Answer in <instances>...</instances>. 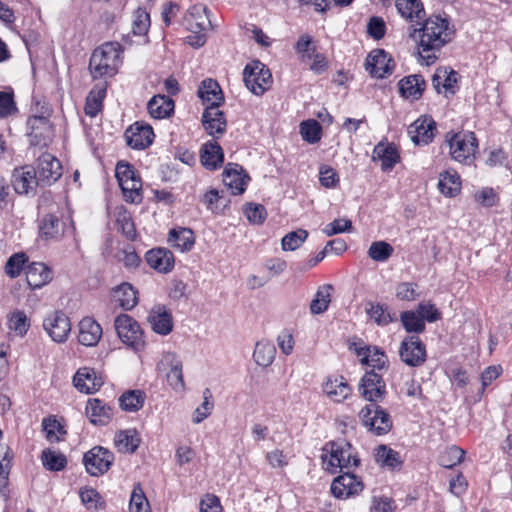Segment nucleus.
<instances>
[{
  "label": "nucleus",
  "mask_w": 512,
  "mask_h": 512,
  "mask_svg": "<svg viewBox=\"0 0 512 512\" xmlns=\"http://www.w3.org/2000/svg\"><path fill=\"white\" fill-rule=\"evenodd\" d=\"M419 28H413L410 37L418 41V53L426 65H431L438 59V52L454 37V30L449 27V21L440 16L423 19Z\"/></svg>",
  "instance_id": "obj_1"
},
{
  "label": "nucleus",
  "mask_w": 512,
  "mask_h": 512,
  "mask_svg": "<svg viewBox=\"0 0 512 512\" xmlns=\"http://www.w3.org/2000/svg\"><path fill=\"white\" fill-rule=\"evenodd\" d=\"M121 47L115 42H106L96 48L89 61V70L93 78L113 76L117 71Z\"/></svg>",
  "instance_id": "obj_2"
},
{
  "label": "nucleus",
  "mask_w": 512,
  "mask_h": 512,
  "mask_svg": "<svg viewBox=\"0 0 512 512\" xmlns=\"http://www.w3.org/2000/svg\"><path fill=\"white\" fill-rule=\"evenodd\" d=\"M324 450L329 451L330 456L328 461L323 457V464L326 465V470L332 474H335L338 469H349L360 464V459L355 449L345 439L327 443Z\"/></svg>",
  "instance_id": "obj_3"
},
{
  "label": "nucleus",
  "mask_w": 512,
  "mask_h": 512,
  "mask_svg": "<svg viewBox=\"0 0 512 512\" xmlns=\"http://www.w3.org/2000/svg\"><path fill=\"white\" fill-rule=\"evenodd\" d=\"M114 327L119 339L135 352L145 347L144 332L139 323L128 314H120L115 318Z\"/></svg>",
  "instance_id": "obj_4"
},
{
  "label": "nucleus",
  "mask_w": 512,
  "mask_h": 512,
  "mask_svg": "<svg viewBox=\"0 0 512 512\" xmlns=\"http://www.w3.org/2000/svg\"><path fill=\"white\" fill-rule=\"evenodd\" d=\"M243 80L248 90L260 96L270 88L272 74L261 61L253 60L245 66L243 70Z\"/></svg>",
  "instance_id": "obj_5"
},
{
  "label": "nucleus",
  "mask_w": 512,
  "mask_h": 512,
  "mask_svg": "<svg viewBox=\"0 0 512 512\" xmlns=\"http://www.w3.org/2000/svg\"><path fill=\"white\" fill-rule=\"evenodd\" d=\"M363 424L376 435H384L392 428L390 415L379 405L370 403L359 414Z\"/></svg>",
  "instance_id": "obj_6"
},
{
  "label": "nucleus",
  "mask_w": 512,
  "mask_h": 512,
  "mask_svg": "<svg viewBox=\"0 0 512 512\" xmlns=\"http://www.w3.org/2000/svg\"><path fill=\"white\" fill-rule=\"evenodd\" d=\"M448 136L449 134L446 136V141L450 148L451 157L454 160L464 162L469 157L474 156L478 148V141L473 132L454 133L450 138Z\"/></svg>",
  "instance_id": "obj_7"
},
{
  "label": "nucleus",
  "mask_w": 512,
  "mask_h": 512,
  "mask_svg": "<svg viewBox=\"0 0 512 512\" xmlns=\"http://www.w3.org/2000/svg\"><path fill=\"white\" fill-rule=\"evenodd\" d=\"M114 461V454L102 446H95L83 456V464L88 474L100 476L105 474Z\"/></svg>",
  "instance_id": "obj_8"
},
{
  "label": "nucleus",
  "mask_w": 512,
  "mask_h": 512,
  "mask_svg": "<svg viewBox=\"0 0 512 512\" xmlns=\"http://www.w3.org/2000/svg\"><path fill=\"white\" fill-rule=\"evenodd\" d=\"M399 356L406 365L419 367L426 361V346L419 336H406L400 344Z\"/></svg>",
  "instance_id": "obj_9"
},
{
  "label": "nucleus",
  "mask_w": 512,
  "mask_h": 512,
  "mask_svg": "<svg viewBox=\"0 0 512 512\" xmlns=\"http://www.w3.org/2000/svg\"><path fill=\"white\" fill-rule=\"evenodd\" d=\"M43 328L54 342L64 343L71 332V322L64 312L55 311L44 319Z\"/></svg>",
  "instance_id": "obj_10"
},
{
  "label": "nucleus",
  "mask_w": 512,
  "mask_h": 512,
  "mask_svg": "<svg viewBox=\"0 0 512 512\" xmlns=\"http://www.w3.org/2000/svg\"><path fill=\"white\" fill-rule=\"evenodd\" d=\"M359 391L365 400L377 404L386 394V384L380 374L374 370L367 371L361 379Z\"/></svg>",
  "instance_id": "obj_11"
},
{
  "label": "nucleus",
  "mask_w": 512,
  "mask_h": 512,
  "mask_svg": "<svg viewBox=\"0 0 512 512\" xmlns=\"http://www.w3.org/2000/svg\"><path fill=\"white\" fill-rule=\"evenodd\" d=\"M11 183L15 192L20 195L35 192L37 186L41 184L37 178L35 167L31 165L15 168L12 173Z\"/></svg>",
  "instance_id": "obj_12"
},
{
  "label": "nucleus",
  "mask_w": 512,
  "mask_h": 512,
  "mask_svg": "<svg viewBox=\"0 0 512 512\" xmlns=\"http://www.w3.org/2000/svg\"><path fill=\"white\" fill-rule=\"evenodd\" d=\"M36 174L41 185H51L62 175L59 160L50 153H43L37 159Z\"/></svg>",
  "instance_id": "obj_13"
},
{
  "label": "nucleus",
  "mask_w": 512,
  "mask_h": 512,
  "mask_svg": "<svg viewBox=\"0 0 512 512\" xmlns=\"http://www.w3.org/2000/svg\"><path fill=\"white\" fill-rule=\"evenodd\" d=\"M394 67V60L383 49L371 51L366 59V70L376 78H385L391 75Z\"/></svg>",
  "instance_id": "obj_14"
},
{
  "label": "nucleus",
  "mask_w": 512,
  "mask_h": 512,
  "mask_svg": "<svg viewBox=\"0 0 512 512\" xmlns=\"http://www.w3.org/2000/svg\"><path fill=\"white\" fill-rule=\"evenodd\" d=\"M436 122L429 116H421L408 127L411 141L418 146L428 145L433 141Z\"/></svg>",
  "instance_id": "obj_15"
},
{
  "label": "nucleus",
  "mask_w": 512,
  "mask_h": 512,
  "mask_svg": "<svg viewBox=\"0 0 512 512\" xmlns=\"http://www.w3.org/2000/svg\"><path fill=\"white\" fill-rule=\"evenodd\" d=\"M224 185L233 195H241L245 192L249 175L243 167L236 163H228L222 173Z\"/></svg>",
  "instance_id": "obj_16"
},
{
  "label": "nucleus",
  "mask_w": 512,
  "mask_h": 512,
  "mask_svg": "<svg viewBox=\"0 0 512 512\" xmlns=\"http://www.w3.org/2000/svg\"><path fill=\"white\" fill-rule=\"evenodd\" d=\"M363 490L362 482L355 474L345 472L336 477L331 484V493L339 499L357 495Z\"/></svg>",
  "instance_id": "obj_17"
},
{
  "label": "nucleus",
  "mask_w": 512,
  "mask_h": 512,
  "mask_svg": "<svg viewBox=\"0 0 512 512\" xmlns=\"http://www.w3.org/2000/svg\"><path fill=\"white\" fill-rule=\"evenodd\" d=\"M124 137L129 147L143 150L152 144L154 132L150 125L136 122L127 128Z\"/></svg>",
  "instance_id": "obj_18"
},
{
  "label": "nucleus",
  "mask_w": 512,
  "mask_h": 512,
  "mask_svg": "<svg viewBox=\"0 0 512 512\" xmlns=\"http://www.w3.org/2000/svg\"><path fill=\"white\" fill-rule=\"evenodd\" d=\"M28 124L31 127L29 134L32 146L46 147L51 140L52 129L49 120L43 116L29 118Z\"/></svg>",
  "instance_id": "obj_19"
},
{
  "label": "nucleus",
  "mask_w": 512,
  "mask_h": 512,
  "mask_svg": "<svg viewBox=\"0 0 512 512\" xmlns=\"http://www.w3.org/2000/svg\"><path fill=\"white\" fill-rule=\"evenodd\" d=\"M78 341L86 347L96 346L103 334L101 325L92 317H84L78 324Z\"/></svg>",
  "instance_id": "obj_20"
},
{
  "label": "nucleus",
  "mask_w": 512,
  "mask_h": 512,
  "mask_svg": "<svg viewBox=\"0 0 512 512\" xmlns=\"http://www.w3.org/2000/svg\"><path fill=\"white\" fill-rule=\"evenodd\" d=\"M197 94L207 107L219 108L224 103V94L219 83L207 78L203 80L198 88Z\"/></svg>",
  "instance_id": "obj_21"
},
{
  "label": "nucleus",
  "mask_w": 512,
  "mask_h": 512,
  "mask_svg": "<svg viewBox=\"0 0 512 512\" xmlns=\"http://www.w3.org/2000/svg\"><path fill=\"white\" fill-rule=\"evenodd\" d=\"M25 275L31 289H39L48 284L53 278L52 270L44 263L33 262L26 266Z\"/></svg>",
  "instance_id": "obj_22"
},
{
  "label": "nucleus",
  "mask_w": 512,
  "mask_h": 512,
  "mask_svg": "<svg viewBox=\"0 0 512 512\" xmlns=\"http://www.w3.org/2000/svg\"><path fill=\"white\" fill-rule=\"evenodd\" d=\"M145 258L148 265L160 273H168L174 268V255L166 248L151 249L146 253Z\"/></svg>",
  "instance_id": "obj_23"
},
{
  "label": "nucleus",
  "mask_w": 512,
  "mask_h": 512,
  "mask_svg": "<svg viewBox=\"0 0 512 512\" xmlns=\"http://www.w3.org/2000/svg\"><path fill=\"white\" fill-rule=\"evenodd\" d=\"M85 410L87 417L94 425L104 426L109 423L113 416L112 408L98 398L89 399Z\"/></svg>",
  "instance_id": "obj_24"
},
{
  "label": "nucleus",
  "mask_w": 512,
  "mask_h": 512,
  "mask_svg": "<svg viewBox=\"0 0 512 512\" xmlns=\"http://www.w3.org/2000/svg\"><path fill=\"white\" fill-rule=\"evenodd\" d=\"M73 384L80 392L92 394L102 386V380L97 377L94 369L83 367L74 375Z\"/></svg>",
  "instance_id": "obj_25"
},
{
  "label": "nucleus",
  "mask_w": 512,
  "mask_h": 512,
  "mask_svg": "<svg viewBox=\"0 0 512 512\" xmlns=\"http://www.w3.org/2000/svg\"><path fill=\"white\" fill-rule=\"evenodd\" d=\"M202 124L209 135H222L226 131L227 122L222 111L215 107H206L202 114Z\"/></svg>",
  "instance_id": "obj_26"
},
{
  "label": "nucleus",
  "mask_w": 512,
  "mask_h": 512,
  "mask_svg": "<svg viewBox=\"0 0 512 512\" xmlns=\"http://www.w3.org/2000/svg\"><path fill=\"white\" fill-rule=\"evenodd\" d=\"M152 330L159 335H168L173 330L172 314L164 307L153 308L148 316Z\"/></svg>",
  "instance_id": "obj_27"
},
{
  "label": "nucleus",
  "mask_w": 512,
  "mask_h": 512,
  "mask_svg": "<svg viewBox=\"0 0 512 512\" xmlns=\"http://www.w3.org/2000/svg\"><path fill=\"white\" fill-rule=\"evenodd\" d=\"M426 82L422 75L414 74L402 78L398 83L399 93L405 99L418 100L422 97Z\"/></svg>",
  "instance_id": "obj_28"
},
{
  "label": "nucleus",
  "mask_w": 512,
  "mask_h": 512,
  "mask_svg": "<svg viewBox=\"0 0 512 512\" xmlns=\"http://www.w3.org/2000/svg\"><path fill=\"white\" fill-rule=\"evenodd\" d=\"M184 23L191 32H204L210 25L207 8L202 5L192 6L184 17Z\"/></svg>",
  "instance_id": "obj_29"
},
{
  "label": "nucleus",
  "mask_w": 512,
  "mask_h": 512,
  "mask_svg": "<svg viewBox=\"0 0 512 512\" xmlns=\"http://www.w3.org/2000/svg\"><path fill=\"white\" fill-rule=\"evenodd\" d=\"M200 161L209 170H216L224 161V153L221 146L214 141H208L200 150Z\"/></svg>",
  "instance_id": "obj_30"
},
{
  "label": "nucleus",
  "mask_w": 512,
  "mask_h": 512,
  "mask_svg": "<svg viewBox=\"0 0 512 512\" xmlns=\"http://www.w3.org/2000/svg\"><path fill=\"white\" fill-rule=\"evenodd\" d=\"M168 243L181 252H188L195 244L194 232L186 227L173 228L168 233Z\"/></svg>",
  "instance_id": "obj_31"
},
{
  "label": "nucleus",
  "mask_w": 512,
  "mask_h": 512,
  "mask_svg": "<svg viewBox=\"0 0 512 512\" xmlns=\"http://www.w3.org/2000/svg\"><path fill=\"white\" fill-rule=\"evenodd\" d=\"M63 234V224L60 217L49 212L39 222V235L45 240L58 239Z\"/></svg>",
  "instance_id": "obj_32"
},
{
  "label": "nucleus",
  "mask_w": 512,
  "mask_h": 512,
  "mask_svg": "<svg viewBox=\"0 0 512 512\" xmlns=\"http://www.w3.org/2000/svg\"><path fill=\"white\" fill-rule=\"evenodd\" d=\"M396 8L402 17L417 24H420L426 15L421 0H397Z\"/></svg>",
  "instance_id": "obj_33"
},
{
  "label": "nucleus",
  "mask_w": 512,
  "mask_h": 512,
  "mask_svg": "<svg viewBox=\"0 0 512 512\" xmlns=\"http://www.w3.org/2000/svg\"><path fill=\"white\" fill-rule=\"evenodd\" d=\"M174 101L166 95H155L148 102L149 114L156 119L169 117L174 112Z\"/></svg>",
  "instance_id": "obj_34"
},
{
  "label": "nucleus",
  "mask_w": 512,
  "mask_h": 512,
  "mask_svg": "<svg viewBox=\"0 0 512 512\" xmlns=\"http://www.w3.org/2000/svg\"><path fill=\"white\" fill-rule=\"evenodd\" d=\"M397 149L391 144L379 143L373 150V160L381 161L383 171L391 170L399 161Z\"/></svg>",
  "instance_id": "obj_35"
},
{
  "label": "nucleus",
  "mask_w": 512,
  "mask_h": 512,
  "mask_svg": "<svg viewBox=\"0 0 512 512\" xmlns=\"http://www.w3.org/2000/svg\"><path fill=\"white\" fill-rule=\"evenodd\" d=\"M438 189L446 197H455L461 191V179L456 171L447 170L439 175Z\"/></svg>",
  "instance_id": "obj_36"
},
{
  "label": "nucleus",
  "mask_w": 512,
  "mask_h": 512,
  "mask_svg": "<svg viewBox=\"0 0 512 512\" xmlns=\"http://www.w3.org/2000/svg\"><path fill=\"white\" fill-rule=\"evenodd\" d=\"M324 392L335 402H341L351 394V388L344 377L328 379L324 384Z\"/></svg>",
  "instance_id": "obj_37"
},
{
  "label": "nucleus",
  "mask_w": 512,
  "mask_h": 512,
  "mask_svg": "<svg viewBox=\"0 0 512 512\" xmlns=\"http://www.w3.org/2000/svg\"><path fill=\"white\" fill-rule=\"evenodd\" d=\"M114 298L124 310H131L138 303L137 291L127 282L115 288Z\"/></svg>",
  "instance_id": "obj_38"
},
{
  "label": "nucleus",
  "mask_w": 512,
  "mask_h": 512,
  "mask_svg": "<svg viewBox=\"0 0 512 512\" xmlns=\"http://www.w3.org/2000/svg\"><path fill=\"white\" fill-rule=\"evenodd\" d=\"M165 360L170 365V370L166 375L169 385L176 391L184 388L182 362L175 354H168Z\"/></svg>",
  "instance_id": "obj_39"
},
{
  "label": "nucleus",
  "mask_w": 512,
  "mask_h": 512,
  "mask_svg": "<svg viewBox=\"0 0 512 512\" xmlns=\"http://www.w3.org/2000/svg\"><path fill=\"white\" fill-rule=\"evenodd\" d=\"M275 355L276 347L272 342L262 340L256 343L253 358L259 366H270L275 359Z\"/></svg>",
  "instance_id": "obj_40"
},
{
  "label": "nucleus",
  "mask_w": 512,
  "mask_h": 512,
  "mask_svg": "<svg viewBox=\"0 0 512 512\" xmlns=\"http://www.w3.org/2000/svg\"><path fill=\"white\" fill-rule=\"evenodd\" d=\"M106 94V86L105 85H96L89 92L86 103H85V113L90 117H95L102 109L103 99Z\"/></svg>",
  "instance_id": "obj_41"
},
{
  "label": "nucleus",
  "mask_w": 512,
  "mask_h": 512,
  "mask_svg": "<svg viewBox=\"0 0 512 512\" xmlns=\"http://www.w3.org/2000/svg\"><path fill=\"white\" fill-rule=\"evenodd\" d=\"M375 459L381 466H386L391 469L400 468L403 464L400 453L386 445H379L377 447Z\"/></svg>",
  "instance_id": "obj_42"
},
{
  "label": "nucleus",
  "mask_w": 512,
  "mask_h": 512,
  "mask_svg": "<svg viewBox=\"0 0 512 512\" xmlns=\"http://www.w3.org/2000/svg\"><path fill=\"white\" fill-rule=\"evenodd\" d=\"M140 439L134 429L119 431L115 437V445L120 452L133 453L139 446Z\"/></svg>",
  "instance_id": "obj_43"
},
{
  "label": "nucleus",
  "mask_w": 512,
  "mask_h": 512,
  "mask_svg": "<svg viewBox=\"0 0 512 512\" xmlns=\"http://www.w3.org/2000/svg\"><path fill=\"white\" fill-rule=\"evenodd\" d=\"M123 196L127 202L140 204L143 200L142 180L140 176L119 183Z\"/></svg>",
  "instance_id": "obj_44"
},
{
  "label": "nucleus",
  "mask_w": 512,
  "mask_h": 512,
  "mask_svg": "<svg viewBox=\"0 0 512 512\" xmlns=\"http://www.w3.org/2000/svg\"><path fill=\"white\" fill-rule=\"evenodd\" d=\"M43 466L49 471H61L67 465L66 456L50 448L44 449L41 454Z\"/></svg>",
  "instance_id": "obj_45"
},
{
  "label": "nucleus",
  "mask_w": 512,
  "mask_h": 512,
  "mask_svg": "<svg viewBox=\"0 0 512 512\" xmlns=\"http://www.w3.org/2000/svg\"><path fill=\"white\" fill-rule=\"evenodd\" d=\"M332 290L333 286L330 284H325L318 289L310 304V311L312 314H321L327 310L329 303L331 302Z\"/></svg>",
  "instance_id": "obj_46"
},
{
  "label": "nucleus",
  "mask_w": 512,
  "mask_h": 512,
  "mask_svg": "<svg viewBox=\"0 0 512 512\" xmlns=\"http://www.w3.org/2000/svg\"><path fill=\"white\" fill-rule=\"evenodd\" d=\"M145 395L140 390H129L119 398V405L125 411L135 412L144 405Z\"/></svg>",
  "instance_id": "obj_47"
},
{
  "label": "nucleus",
  "mask_w": 512,
  "mask_h": 512,
  "mask_svg": "<svg viewBox=\"0 0 512 512\" xmlns=\"http://www.w3.org/2000/svg\"><path fill=\"white\" fill-rule=\"evenodd\" d=\"M364 349L359 351V355H363V358L361 359L362 363H365L372 367V370H382L386 367V364L388 362L387 356L383 351L378 349L377 347H374L373 349L366 348L365 352L363 353Z\"/></svg>",
  "instance_id": "obj_48"
},
{
  "label": "nucleus",
  "mask_w": 512,
  "mask_h": 512,
  "mask_svg": "<svg viewBox=\"0 0 512 512\" xmlns=\"http://www.w3.org/2000/svg\"><path fill=\"white\" fill-rule=\"evenodd\" d=\"M400 320L408 333H423L426 325L423 318L416 311H404L400 314Z\"/></svg>",
  "instance_id": "obj_49"
},
{
  "label": "nucleus",
  "mask_w": 512,
  "mask_h": 512,
  "mask_svg": "<svg viewBox=\"0 0 512 512\" xmlns=\"http://www.w3.org/2000/svg\"><path fill=\"white\" fill-rule=\"evenodd\" d=\"M394 248L386 241H374L368 249V256L376 262H385L393 254Z\"/></svg>",
  "instance_id": "obj_50"
},
{
  "label": "nucleus",
  "mask_w": 512,
  "mask_h": 512,
  "mask_svg": "<svg viewBox=\"0 0 512 512\" xmlns=\"http://www.w3.org/2000/svg\"><path fill=\"white\" fill-rule=\"evenodd\" d=\"M150 15L149 13L139 7L133 13L132 32L136 36H144L148 33L150 28Z\"/></svg>",
  "instance_id": "obj_51"
},
{
  "label": "nucleus",
  "mask_w": 512,
  "mask_h": 512,
  "mask_svg": "<svg viewBox=\"0 0 512 512\" xmlns=\"http://www.w3.org/2000/svg\"><path fill=\"white\" fill-rule=\"evenodd\" d=\"M321 133L322 127L316 120H306L300 124V134L310 144L319 142Z\"/></svg>",
  "instance_id": "obj_52"
},
{
  "label": "nucleus",
  "mask_w": 512,
  "mask_h": 512,
  "mask_svg": "<svg viewBox=\"0 0 512 512\" xmlns=\"http://www.w3.org/2000/svg\"><path fill=\"white\" fill-rule=\"evenodd\" d=\"M307 237L308 232L304 229L289 232L282 238V249L284 251H294L306 241Z\"/></svg>",
  "instance_id": "obj_53"
},
{
  "label": "nucleus",
  "mask_w": 512,
  "mask_h": 512,
  "mask_svg": "<svg viewBox=\"0 0 512 512\" xmlns=\"http://www.w3.org/2000/svg\"><path fill=\"white\" fill-rule=\"evenodd\" d=\"M13 455L9 447L0 446V487L5 488L8 485Z\"/></svg>",
  "instance_id": "obj_54"
},
{
  "label": "nucleus",
  "mask_w": 512,
  "mask_h": 512,
  "mask_svg": "<svg viewBox=\"0 0 512 512\" xmlns=\"http://www.w3.org/2000/svg\"><path fill=\"white\" fill-rule=\"evenodd\" d=\"M42 427L46 433L47 440L50 442H58L60 440V438L57 434H61V435L66 434V431L64 430V428L61 426V424L58 422V420L53 416L44 418L42 421Z\"/></svg>",
  "instance_id": "obj_55"
},
{
  "label": "nucleus",
  "mask_w": 512,
  "mask_h": 512,
  "mask_svg": "<svg viewBox=\"0 0 512 512\" xmlns=\"http://www.w3.org/2000/svg\"><path fill=\"white\" fill-rule=\"evenodd\" d=\"M30 327L29 319L23 311L16 310L9 317V328L16 334L23 336Z\"/></svg>",
  "instance_id": "obj_56"
},
{
  "label": "nucleus",
  "mask_w": 512,
  "mask_h": 512,
  "mask_svg": "<svg viewBox=\"0 0 512 512\" xmlns=\"http://www.w3.org/2000/svg\"><path fill=\"white\" fill-rule=\"evenodd\" d=\"M370 318L373 319L378 325L386 326L394 321L393 316L387 311V307L382 304H371L367 309Z\"/></svg>",
  "instance_id": "obj_57"
},
{
  "label": "nucleus",
  "mask_w": 512,
  "mask_h": 512,
  "mask_svg": "<svg viewBox=\"0 0 512 512\" xmlns=\"http://www.w3.org/2000/svg\"><path fill=\"white\" fill-rule=\"evenodd\" d=\"M464 455L465 452L462 449L452 446L440 456L439 463L445 468H452L462 462Z\"/></svg>",
  "instance_id": "obj_58"
},
{
  "label": "nucleus",
  "mask_w": 512,
  "mask_h": 512,
  "mask_svg": "<svg viewBox=\"0 0 512 512\" xmlns=\"http://www.w3.org/2000/svg\"><path fill=\"white\" fill-rule=\"evenodd\" d=\"M27 257L25 253H16L8 258L5 265V273L11 277L16 278L20 275Z\"/></svg>",
  "instance_id": "obj_59"
},
{
  "label": "nucleus",
  "mask_w": 512,
  "mask_h": 512,
  "mask_svg": "<svg viewBox=\"0 0 512 512\" xmlns=\"http://www.w3.org/2000/svg\"><path fill=\"white\" fill-rule=\"evenodd\" d=\"M204 401L202 405L196 408L194 412L193 422L196 424L201 423L204 419H206L212 412L214 404L211 401L212 393L209 388H206L203 391Z\"/></svg>",
  "instance_id": "obj_60"
},
{
  "label": "nucleus",
  "mask_w": 512,
  "mask_h": 512,
  "mask_svg": "<svg viewBox=\"0 0 512 512\" xmlns=\"http://www.w3.org/2000/svg\"><path fill=\"white\" fill-rule=\"evenodd\" d=\"M244 214L248 221L255 225L262 224L266 217L267 211L261 204L248 203L244 209Z\"/></svg>",
  "instance_id": "obj_61"
},
{
  "label": "nucleus",
  "mask_w": 512,
  "mask_h": 512,
  "mask_svg": "<svg viewBox=\"0 0 512 512\" xmlns=\"http://www.w3.org/2000/svg\"><path fill=\"white\" fill-rule=\"evenodd\" d=\"M16 112L13 92L0 91V118H6Z\"/></svg>",
  "instance_id": "obj_62"
},
{
  "label": "nucleus",
  "mask_w": 512,
  "mask_h": 512,
  "mask_svg": "<svg viewBox=\"0 0 512 512\" xmlns=\"http://www.w3.org/2000/svg\"><path fill=\"white\" fill-rule=\"evenodd\" d=\"M81 502L87 509H98L102 507L101 496L93 488H85L80 491Z\"/></svg>",
  "instance_id": "obj_63"
},
{
  "label": "nucleus",
  "mask_w": 512,
  "mask_h": 512,
  "mask_svg": "<svg viewBox=\"0 0 512 512\" xmlns=\"http://www.w3.org/2000/svg\"><path fill=\"white\" fill-rule=\"evenodd\" d=\"M117 226L122 234L129 240L136 238V229L131 217L126 213H121L116 219Z\"/></svg>",
  "instance_id": "obj_64"
}]
</instances>
